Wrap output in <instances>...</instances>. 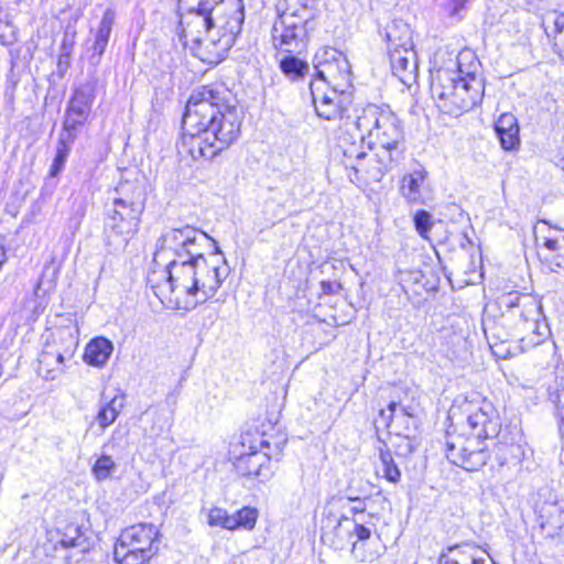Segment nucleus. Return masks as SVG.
Returning a JSON list of instances; mask_svg holds the SVG:
<instances>
[{"mask_svg":"<svg viewBox=\"0 0 564 564\" xmlns=\"http://www.w3.org/2000/svg\"><path fill=\"white\" fill-rule=\"evenodd\" d=\"M209 240L216 245L206 232L188 225L162 232L156 241L155 257L171 253L173 258L160 276L153 272L148 278V283L161 301L174 296L177 303L184 299L186 306L195 307L217 293L229 274V268L205 257L204 250ZM220 253L219 247L215 246L213 254Z\"/></svg>","mask_w":564,"mask_h":564,"instance_id":"f257e3e1","label":"nucleus"},{"mask_svg":"<svg viewBox=\"0 0 564 564\" xmlns=\"http://www.w3.org/2000/svg\"><path fill=\"white\" fill-rule=\"evenodd\" d=\"M242 116L223 84L200 86L187 100L178 152L194 161L212 160L240 135Z\"/></svg>","mask_w":564,"mask_h":564,"instance_id":"f03ea898","label":"nucleus"},{"mask_svg":"<svg viewBox=\"0 0 564 564\" xmlns=\"http://www.w3.org/2000/svg\"><path fill=\"white\" fill-rule=\"evenodd\" d=\"M187 2L188 0H178ZM243 7L234 1L198 0L181 15L182 36L203 48L215 62L225 58L240 34Z\"/></svg>","mask_w":564,"mask_h":564,"instance_id":"7ed1b4c3","label":"nucleus"},{"mask_svg":"<svg viewBox=\"0 0 564 564\" xmlns=\"http://www.w3.org/2000/svg\"><path fill=\"white\" fill-rule=\"evenodd\" d=\"M469 436L447 434L445 453L447 459L467 471H476L486 465L489 454L487 446H480L485 440L497 437L500 424L494 405L482 400L475 409H467Z\"/></svg>","mask_w":564,"mask_h":564,"instance_id":"20e7f679","label":"nucleus"},{"mask_svg":"<svg viewBox=\"0 0 564 564\" xmlns=\"http://www.w3.org/2000/svg\"><path fill=\"white\" fill-rule=\"evenodd\" d=\"M470 56L469 52H462L457 56V72L440 69L431 83V91L442 111L453 116L471 110L484 96V80L476 75L479 66L473 62L468 70L463 69V62Z\"/></svg>","mask_w":564,"mask_h":564,"instance_id":"39448f33","label":"nucleus"},{"mask_svg":"<svg viewBox=\"0 0 564 564\" xmlns=\"http://www.w3.org/2000/svg\"><path fill=\"white\" fill-rule=\"evenodd\" d=\"M116 192L104 225L106 243L115 251L123 249L139 231L147 200L143 186L137 183H121Z\"/></svg>","mask_w":564,"mask_h":564,"instance_id":"423d86ee","label":"nucleus"},{"mask_svg":"<svg viewBox=\"0 0 564 564\" xmlns=\"http://www.w3.org/2000/svg\"><path fill=\"white\" fill-rule=\"evenodd\" d=\"M354 124L361 133L360 140L367 134L369 144L377 145L379 151L403 159V127L395 113L370 104L356 116Z\"/></svg>","mask_w":564,"mask_h":564,"instance_id":"0eeeda50","label":"nucleus"},{"mask_svg":"<svg viewBox=\"0 0 564 564\" xmlns=\"http://www.w3.org/2000/svg\"><path fill=\"white\" fill-rule=\"evenodd\" d=\"M241 452L234 462L236 471L263 482L273 475L271 444L259 431H246L240 435Z\"/></svg>","mask_w":564,"mask_h":564,"instance_id":"6e6552de","label":"nucleus"},{"mask_svg":"<svg viewBox=\"0 0 564 564\" xmlns=\"http://www.w3.org/2000/svg\"><path fill=\"white\" fill-rule=\"evenodd\" d=\"M159 529L152 523H138L124 529L115 545L120 564H144L158 552Z\"/></svg>","mask_w":564,"mask_h":564,"instance_id":"1a4fd4ad","label":"nucleus"},{"mask_svg":"<svg viewBox=\"0 0 564 564\" xmlns=\"http://www.w3.org/2000/svg\"><path fill=\"white\" fill-rule=\"evenodd\" d=\"M314 78L312 80H323L326 87L336 88L346 93L351 87V69L349 61L340 51L325 46L321 47L314 56Z\"/></svg>","mask_w":564,"mask_h":564,"instance_id":"9d476101","label":"nucleus"},{"mask_svg":"<svg viewBox=\"0 0 564 564\" xmlns=\"http://www.w3.org/2000/svg\"><path fill=\"white\" fill-rule=\"evenodd\" d=\"M314 29L315 25L279 14L271 30L272 45L286 53L300 52L306 46L308 34Z\"/></svg>","mask_w":564,"mask_h":564,"instance_id":"9b49d317","label":"nucleus"},{"mask_svg":"<svg viewBox=\"0 0 564 564\" xmlns=\"http://www.w3.org/2000/svg\"><path fill=\"white\" fill-rule=\"evenodd\" d=\"M310 93L318 117L326 120H348L349 96L336 88L326 87L323 80H311Z\"/></svg>","mask_w":564,"mask_h":564,"instance_id":"f8f14e48","label":"nucleus"},{"mask_svg":"<svg viewBox=\"0 0 564 564\" xmlns=\"http://www.w3.org/2000/svg\"><path fill=\"white\" fill-rule=\"evenodd\" d=\"M95 99L91 84H83L74 90V94L66 109V117L63 123L65 132L75 133L82 127L89 113Z\"/></svg>","mask_w":564,"mask_h":564,"instance_id":"ddd939ff","label":"nucleus"},{"mask_svg":"<svg viewBox=\"0 0 564 564\" xmlns=\"http://www.w3.org/2000/svg\"><path fill=\"white\" fill-rule=\"evenodd\" d=\"M350 522L348 514H341L339 518L328 516L323 520L322 541L334 550H345L347 547L355 552L357 541L352 540L350 532Z\"/></svg>","mask_w":564,"mask_h":564,"instance_id":"4468645a","label":"nucleus"},{"mask_svg":"<svg viewBox=\"0 0 564 564\" xmlns=\"http://www.w3.org/2000/svg\"><path fill=\"white\" fill-rule=\"evenodd\" d=\"M399 161L401 160L393 158L387 151L378 150L373 158L351 164V170L357 180H360L359 174H361L367 182H380Z\"/></svg>","mask_w":564,"mask_h":564,"instance_id":"2eb2a0df","label":"nucleus"},{"mask_svg":"<svg viewBox=\"0 0 564 564\" xmlns=\"http://www.w3.org/2000/svg\"><path fill=\"white\" fill-rule=\"evenodd\" d=\"M391 69L394 76L405 85H410L416 78L419 64L414 46L408 48L388 51Z\"/></svg>","mask_w":564,"mask_h":564,"instance_id":"dca6fc26","label":"nucleus"},{"mask_svg":"<svg viewBox=\"0 0 564 564\" xmlns=\"http://www.w3.org/2000/svg\"><path fill=\"white\" fill-rule=\"evenodd\" d=\"M482 553L475 543L453 544L441 553L438 564H496L490 557L487 563Z\"/></svg>","mask_w":564,"mask_h":564,"instance_id":"f3484780","label":"nucleus"},{"mask_svg":"<svg viewBox=\"0 0 564 564\" xmlns=\"http://www.w3.org/2000/svg\"><path fill=\"white\" fill-rule=\"evenodd\" d=\"M426 175L427 172L420 167L401 178L400 193L409 204H426Z\"/></svg>","mask_w":564,"mask_h":564,"instance_id":"a211bd4d","label":"nucleus"},{"mask_svg":"<svg viewBox=\"0 0 564 564\" xmlns=\"http://www.w3.org/2000/svg\"><path fill=\"white\" fill-rule=\"evenodd\" d=\"M72 356V349H66L62 352L58 349L47 346L39 356V376L45 380H55L64 372L65 358H70Z\"/></svg>","mask_w":564,"mask_h":564,"instance_id":"6ab92c4d","label":"nucleus"},{"mask_svg":"<svg viewBox=\"0 0 564 564\" xmlns=\"http://www.w3.org/2000/svg\"><path fill=\"white\" fill-rule=\"evenodd\" d=\"M495 131L503 150L512 151L519 147V124L512 113H502L495 123Z\"/></svg>","mask_w":564,"mask_h":564,"instance_id":"aec40b11","label":"nucleus"},{"mask_svg":"<svg viewBox=\"0 0 564 564\" xmlns=\"http://www.w3.org/2000/svg\"><path fill=\"white\" fill-rule=\"evenodd\" d=\"M383 36L388 44V51L414 46L412 41V30L403 20L391 21L384 28Z\"/></svg>","mask_w":564,"mask_h":564,"instance_id":"412c9836","label":"nucleus"},{"mask_svg":"<svg viewBox=\"0 0 564 564\" xmlns=\"http://www.w3.org/2000/svg\"><path fill=\"white\" fill-rule=\"evenodd\" d=\"M116 19V12L113 9L108 8L101 18V21L99 23V26L97 29L95 41L91 46L93 54L91 59H96V63H99L101 59V56L104 55L106 47L109 42V37L112 31V26L115 24Z\"/></svg>","mask_w":564,"mask_h":564,"instance_id":"4be33fe9","label":"nucleus"},{"mask_svg":"<svg viewBox=\"0 0 564 564\" xmlns=\"http://www.w3.org/2000/svg\"><path fill=\"white\" fill-rule=\"evenodd\" d=\"M113 351V344L105 337L91 339L84 352V361L90 366L101 368L109 360Z\"/></svg>","mask_w":564,"mask_h":564,"instance_id":"5701e85b","label":"nucleus"},{"mask_svg":"<svg viewBox=\"0 0 564 564\" xmlns=\"http://www.w3.org/2000/svg\"><path fill=\"white\" fill-rule=\"evenodd\" d=\"M284 9L280 14L290 15L297 21L315 25L317 9L315 0H284Z\"/></svg>","mask_w":564,"mask_h":564,"instance_id":"b1692460","label":"nucleus"},{"mask_svg":"<svg viewBox=\"0 0 564 564\" xmlns=\"http://www.w3.org/2000/svg\"><path fill=\"white\" fill-rule=\"evenodd\" d=\"M544 29L554 39V51L564 61V12L552 13L544 20Z\"/></svg>","mask_w":564,"mask_h":564,"instance_id":"393cba45","label":"nucleus"},{"mask_svg":"<svg viewBox=\"0 0 564 564\" xmlns=\"http://www.w3.org/2000/svg\"><path fill=\"white\" fill-rule=\"evenodd\" d=\"M377 517L375 514H359V517L350 518V532L354 541L365 542L369 540L377 529Z\"/></svg>","mask_w":564,"mask_h":564,"instance_id":"a878e982","label":"nucleus"},{"mask_svg":"<svg viewBox=\"0 0 564 564\" xmlns=\"http://www.w3.org/2000/svg\"><path fill=\"white\" fill-rule=\"evenodd\" d=\"M75 138V133L65 131L61 133L56 145V153L48 172L51 177H56L64 169L65 162L70 152V145L74 142Z\"/></svg>","mask_w":564,"mask_h":564,"instance_id":"bb28decb","label":"nucleus"},{"mask_svg":"<svg viewBox=\"0 0 564 564\" xmlns=\"http://www.w3.org/2000/svg\"><path fill=\"white\" fill-rule=\"evenodd\" d=\"M280 69L291 82H299L310 73V65L307 62L290 54L281 58Z\"/></svg>","mask_w":564,"mask_h":564,"instance_id":"cd10ccee","label":"nucleus"},{"mask_svg":"<svg viewBox=\"0 0 564 564\" xmlns=\"http://www.w3.org/2000/svg\"><path fill=\"white\" fill-rule=\"evenodd\" d=\"M124 408V395H115L110 401L105 403L98 411L96 421L105 430L111 425Z\"/></svg>","mask_w":564,"mask_h":564,"instance_id":"c85d7f7f","label":"nucleus"},{"mask_svg":"<svg viewBox=\"0 0 564 564\" xmlns=\"http://www.w3.org/2000/svg\"><path fill=\"white\" fill-rule=\"evenodd\" d=\"M380 470L382 476L392 484H398L401 480V470L399 469L391 451L384 442L378 447Z\"/></svg>","mask_w":564,"mask_h":564,"instance_id":"c756f323","label":"nucleus"},{"mask_svg":"<svg viewBox=\"0 0 564 564\" xmlns=\"http://www.w3.org/2000/svg\"><path fill=\"white\" fill-rule=\"evenodd\" d=\"M379 415L384 421L386 426L390 427L394 421L408 419L412 422V426L415 425V414L412 406H404L397 402H390L387 410H380Z\"/></svg>","mask_w":564,"mask_h":564,"instance_id":"7c9ffc66","label":"nucleus"},{"mask_svg":"<svg viewBox=\"0 0 564 564\" xmlns=\"http://www.w3.org/2000/svg\"><path fill=\"white\" fill-rule=\"evenodd\" d=\"M501 304L512 311L517 307H522V311L520 312L521 318H523L525 322H529L531 317L529 314H535V307L534 303L525 295H520L518 293H510L505 295L501 299Z\"/></svg>","mask_w":564,"mask_h":564,"instance_id":"2f4dec72","label":"nucleus"},{"mask_svg":"<svg viewBox=\"0 0 564 564\" xmlns=\"http://www.w3.org/2000/svg\"><path fill=\"white\" fill-rule=\"evenodd\" d=\"M258 516V510L256 508H241L240 510L231 514V517L234 518L232 531L239 529L248 531L252 530L257 523Z\"/></svg>","mask_w":564,"mask_h":564,"instance_id":"473e14b6","label":"nucleus"},{"mask_svg":"<svg viewBox=\"0 0 564 564\" xmlns=\"http://www.w3.org/2000/svg\"><path fill=\"white\" fill-rule=\"evenodd\" d=\"M392 447L394 454L398 457H408L410 456L416 448L415 440L412 438L409 434H402V432H395V436L392 440Z\"/></svg>","mask_w":564,"mask_h":564,"instance_id":"72a5a7b5","label":"nucleus"},{"mask_svg":"<svg viewBox=\"0 0 564 564\" xmlns=\"http://www.w3.org/2000/svg\"><path fill=\"white\" fill-rule=\"evenodd\" d=\"M208 524L232 531L234 518L223 508L214 507L208 513Z\"/></svg>","mask_w":564,"mask_h":564,"instance_id":"f704fd0d","label":"nucleus"},{"mask_svg":"<svg viewBox=\"0 0 564 564\" xmlns=\"http://www.w3.org/2000/svg\"><path fill=\"white\" fill-rule=\"evenodd\" d=\"M117 465L109 455H101L93 466V474L99 481L106 480L115 471Z\"/></svg>","mask_w":564,"mask_h":564,"instance_id":"c9c22d12","label":"nucleus"},{"mask_svg":"<svg viewBox=\"0 0 564 564\" xmlns=\"http://www.w3.org/2000/svg\"><path fill=\"white\" fill-rule=\"evenodd\" d=\"M58 543L65 549L83 546V552L86 551V539L83 535L79 527L68 528Z\"/></svg>","mask_w":564,"mask_h":564,"instance_id":"e433bc0d","label":"nucleus"},{"mask_svg":"<svg viewBox=\"0 0 564 564\" xmlns=\"http://www.w3.org/2000/svg\"><path fill=\"white\" fill-rule=\"evenodd\" d=\"M413 223L415 230L422 238H427L429 232L431 231L434 221L432 215L426 210H417L414 214Z\"/></svg>","mask_w":564,"mask_h":564,"instance_id":"4c0bfd02","label":"nucleus"},{"mask_svg":"<svg viewBox=\"0 0 564 564\" xmlns=\"http://www.w3.org/2000/svg\"><path fill=\"white\" fill-rule=\"evenodd\" d=\"M555 405V417L557 421L558 433L564 437V386H561L552 397Z\"/></svg>","mask_w":564,"mask_h":564,"instance_id":"58836bf2","label":"nucleus"},{"mask_svg":"<svg viewBox=\"0 0 564 564\" xmlns=\"http://www.w3.org/2000/svg\"><path fill=\"white\" fill-rule=\"evenodd\" d=\"M343 501V508L346 509L344 514H348L350 518L359 517V514H370L366 512V503L364 500L357 497H347Z\"/></svg>","mask_w":564,"mask_h":564,"instance_id":"ea45409f","label":"nucleus"},{"mask_svg":"<svg viewBox=\"0 0 564 564\" xmlns=\"http://www.w3.org/2000/svg\"><path fill=\"white\" fill-rule=\"evenodd\" d=\"M343 154L345 156V165L351 169V164H358L361 161H365L368 154L360 150L359 147L355 143H351L348 147H343Z\"/></svg>","mask_w":564,"mask_h":564,"instance_id":"a19ab883","label":"nucleus"},{"mask_svg":"<svg viewBox=\"0 0 564 564\" xmlns=\"http://www.w3.org/2000/svg\"><path fill=\"white\" fill-rule=\"evenodd\" d=\"M533 324V337L532 338H522V341L524 343L528 340L529 345H538L540 344L547 335V327L546 325H540L536 321L532 319Z\"/></svg>","mask_w":564,"mask_h":564,"instance_id":"79ce46f5","label":"nucleus"},{"mask_svg":"<svg viewBox=\"0 0 564 564\" xmlns=\"http://www.w3.org/2000/svg\"><path fill=\"white\" fill-rule=\"evenodd\" d=\"M321 290L323 294L326 295L337 294L341 290V284L338 282L322 281Z\"/></svg>","mask_w":564,"mask_h":564,"instance_id":"37998d69","label":"nucleus"},{"mask_svg":"<svg viewBox=\"0 0 564 564\" xmlns=\"http://www.w3.org/2000/svg\"><path fill=\"white\" fill-rule=\"evenodd\" d=\"M497 455L501 465L508 463L510 455V446L508 444L501 443L500 445H498Z\"/></svg>","mask_w":564,"mask_h":564,"instance_id":"c03bdc74","label":"nucleus"},{"mask_svg":"<svg viewBox=\"0 0 564 564\" xmlns=\"http://www.w3.org/2000/svg\"><path fill=\"white\" fill-rule=\"evenodd\" d=\"M85 216V207L83 204L79 205L78 209L76 210V214L73 218H70V226L74 228V230H77L80 226V221Z\"/></svg>","mask_w":564,"mask_h":564,"instance_id":"a18cd8bd","label":"nucleus"},{"mask_svg":"<svg viewBox=\"0 0 564 564\" xmlns=\"http://www.w3.org/2000/svg\"><path fill=\"white\" fill-rule=\"evenodd\" d=\"M543 246L550 251H558L561 249L558 240L552 238H545Z\"/></svg>","mask_w":564,"mask_h":564,"instance_id":"49530a36","label":"nucleus"},{"mask_svg":"<svg viewBox=\"0 0 564 564\" xmlns=\"http://www.w3.org/2000/svg\"><path fill=\"white\" fill-rule=\"evenodd\" d=\"M397 423H404V427L402 430H399L398 432H402V434L410 433L411 431L416 429V424L412 426V422L408 419L395 421Z\"/></svg>","mask_w":564,"mask_h":564,"instance_id":"de8ad7c7","label":"nucleus"},{"mask_svg":"<svg viewBox=\"0 0 564 564\" xmlns=\"http://www.w3.org/2000/svg\"><path fill=\"white\" fill-rule=\"evenodd\" d=\"M7 259V256H6V251H4V248L3 246L0 243V268L2 267V264L4 263Z\"/></svg>","mask_w":564,"mask_h":564,"instance_id":"09e8293b","label":"nucleus"},{"mask_svg":"<svg viewBox=\"0 0 564 564\" xmlns=\"http://www.w3.org/2000/svg\"><path fill=\"white\" fill-rule=\"evenodd\" d=\"M275 448H276V454L280 452V447L278 444H275Z\"/></svg>","mask_w":564,"mask_h":564,"instance_id":"8fccbe9b","label":"nucleus"}]
</instances>
